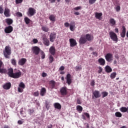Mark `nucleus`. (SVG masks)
I'll list each match as a JSON object with an SVG mask.
<instances>
[{
    "label": "nucleus",
    "mask_w": 128,
    "mask_h": 128,
    "mask_svg": "<svg viewBox=\"0 0 128 128\" xmlns=\"http://www.w3.org/2000/svg\"><path fill=\"white\" fill-rule=\"evenodd\" d=\"M45 104L46 108L48 110V109L50 108V103H48V101H46Z\"/></svg>",
    "instance_id": "45"
},
{
    "label": "nucleus",
    "mask_w": 128,
    "mask_h": 128,
    "mask_svg": "<svg viewBox=\"0 0 128 128\" xmlns=\"http://www.w3.org/2000/svg\"><path fill=\"white\" fill-rule=\"evenodd\" d=\"M40 54L42 56V60H44L46 58V54H44V52L43 51H42L40 52Z\"/></svg>",
    "instance_id": "44"
},
{
    "label": "nucleus",
    "mask_w": 128,
    "mask_h": 128,
    "mask_svg": "<svg viewBox=\"0 0 128 128\" xmlns=\"http://www.w3.org/2000/svg\"><path fill=\"white\" fill-rule=\"evenodd\" d=\"M50 40L51 42H54V40H56V32H52L50 34Z\"/></svg>",
    "instance_id": "13"
},
{
    "label": "nucleus",
    "mask_w": 128,
    "mask_h": 128,
    "mask_svg": "<svg viewBox=\"0 0 128 128\" xmlns=\"http://www.w3.org/2000/svg\"><path fill=\"white\" fill-rule=\"evenodd\" d=\"M85 38L86 40H88V42H90V40H94V36L90 34H86L85 36Z\"/></svg>",
    "instance_id": "26"
},
{
    "label": "nucleus",
    "mask_w": 128,
    "mask_h": 128,
    "mask_svg": "<svg viewBox=\"0 0 128 128\" xmlns=\"http://www.w3.org/2000/svg\"><path fill=\"white\" fill-rule=\"evenodd\" d=\"M99 70H98V74H102V67L100 66L98 68Z\"/></svg>",
    "instance_id": "52"
},
{
    "label": "nucleus",
    "mask_w": 128,
    "mask_h": 128,
    "mask_svg": "<svg viewBox=\"0 0 128 128\" xmlns=\"http://www.w3.org/2000/svg\"><path fill=\"white\" fill-rule=\"evenodd\" d=\"M109 36L113 42H118V35H116L114 32L112 31L110 32H109Z\"/></svg>",
    "instance_id": "3"
},
{
    "label": "nucleus",
    "mask_w": 128,
    "mask_h": 128,
    "mask_svg": "<svg viewBox=\"0 0 128 128\" xmlns=\"http://www.w3.org/2000/svg\"><path fill=\"white\" fill-rule=\"evenodd\" d=\"M82 10V6H78L76 8H74V10Z\"/></svg>",
    "instance_id": "46"
},
{
    "label": "nucleus",
    "mask_w": 128,
    "mask_h": 128,
    "mask_svg": "<svg viewBox=\"0 0 128 128\" xmlns=\"http://www.w3.org/2000/svg\"><path fill=\"white\" fill-rule=\"evenodd\" d=\"M48 128H52V124H50L49 126H48Z\"/></svg>",
    "instance_id": "64"
},
{
    "label": "nucleus",
    "mask_w": 128,
    "mask_h": 128,
    "mask_svg": "<svg viewBox=\"0 0 128 128\" xmlns=\"http://www.w3.org/2000/svg\"><path fill=\"white\" fill-rule=\"evenodd\" d=\"M102 16V12H96L95 13V18H97V20H100V17Z\"/></svg>",
    "instance_id": "31"
},
{
    "label": "nucleus",
    "mask_w": 128,
    "mask_h": 128,
    "mask_svg": "<svg viewBox=\"0 0 128 128\" xmlns=\"http://www.w3.org/2000/svg\"><path fill=\"white\" fill-rule=\"evenodd\" d=\"M69 42L70 43V48H74V46H76V44H78V43L76 42V40H74V38H70L69 40Z\"/></svg>",
    "instance_id": "11"
},
{
    "label": "nucleus",
    "mask_w": 128,
    "mask_h": 128,
    "mask_svg": "<svg viewBox=\"0 0 128 128\" xmlns=\"http://www.w3.org/2000/svg\"><path fill=\"white\" fill-rule=\"evenodd\" d=\"M46 89L44 88H42L41 89L40 92V94L42 96H44V94H46Z\"/></svg>",
    "instance_id": "30"
},
{
    "label": "nucleus",
    "mask_w": 128,
    "mask_h": 128,
    "mask_svg": "<svg viewBox=\"0 0 128 128\" xmlns=\"http://www.w3.org/2000/svg\"><path fill=\"white\" fill-rule=\"evenodd\" d=\"M43 44L46 46H50V40H48V38H46V37H44Z\"/></svg>",
    "instance_id": "23"
},
{
    "label": "nucleus",
    "mask_w": 128,
    "mask_h": 128,
    "mask_svg": "<svg viewBox=\"0 0 128 128\" xmlns=\"http://www.w3.org/2000/svg\"><path fill=\"white\" fill-rule=\"evenodd\" d=\"M96 2V0H89V4H94Z\"/></svg>",
    "instance_id": "48"
},
{
    "label": "nucleus",
    "mask_w": 128,
    "mask_h": 128,
    "mask_svg": "<svg viewBox=\"0 0 128 128\" xmlns=\"http://www.w3.org/2000/svg\"><path fill=\"white\" fill-rule=\"evenodd\" d=\"M110 22L112 26H114V24H116V20L112 18H110Z\"/></svg>",
    "instance_id": "42"
},
{
    "label": "nucleus",
    "mask_w": 128,
    "mask_h": 128,
    "mask_svg": "<svg viewBox=\"0 0 128 128\" xmlns=\"http://www.w3.org/2000/svg\"><path fill=\"white\" fill-rule=\"evenodd\" d=\"M18 122L19 124H22V121L20 120H18Z\"/></svg>",
    "instance_id": "63"
},
{
    "label": "nucleus",
    "mask_w": 128,
    "mask_h": 128,
    "mask_svg": "<svg viewBox=\"0 0 128 128\" xmlns=\"http://www.w3.org/2000/svg\"><path fill=\"white\" fill-rule=\"evenodd\" d=\"M14 73V69L12 68H8L6 74H8V76H10V78H12Z\"/></svg>",
    "instance_id": "17"
},
{
    "label": "nucleus",
    "mask_w": 128,
    "mask_h": 128,
    "mask_svg": "<svg viewBox=\"0 0 128 128\" xmlns=\"http://www.w3.org/2000/svg\"><path fill=\"white\" fill-rule=\"evenodd\" d=\"M65 78L68 84V86H70L72 82V75H70V74H68Z\"/></svg>",
    "instance_id": "10"
},
{
    "label": "nucleus",
    "mask_w": 128,
    "mask_h": 128,
    "mask_svg": "<svg viewBox=\"0 0 128 128\" xmlns=\"http://www.w3.org/2000/svg\"><path fill=\"white\" fill-rule=\"evenodd\" d=\"M2 88L4 90H10L12 88V84L10 82H6L2 86Z\"/></svg>",
    "instance_id": "15"
},
{
    "label": "nucleus",
    "mask_w": 128,
    "mask_h": 128,
    "mask_svg": "<svg viewBox=\"0 0 128 128\" xmlns=\"http://www.w3.org/2000/svg\"><path fill=\"white\" fill-rule=\"evenodd\" d=\"M84 114V116H86L88 118H90V114L88 113L85 112Z\"/></svg>",
    "instance_id": "54"
},
{
    "label": "nucleus",
    "mask_w": 128,
    "mask_h": 128,
    "mask_svg": "<svg viewBox=\"0 0 128 128\" xmlns=\"http://www.w3.org/2000/svg\"><path fill=\"white\" fill-rule=\"evenodd\" d=\"M82 65L76 66L75 67V70L76 72H78V70H82Z\"/></svg>",
    "instance_id": "40"
},
{
    "label": "nucleus",
    "mask_w": 128,
    "mask_h": 128,
    "mask_svg": "<svg viewBox=\"0 0 128 128\" xmlns=\"http://www.w3.org/2000/svg\"><path fill=\"white\" fill-rule=\"evenodd\" d=\"M28 114L30 116H32V114H33L34 113V108H31L30 109L28 110Z\"/></svg>",
    "instance_id": "33"
},
{
    "label": "nucleus",
    "mask_w": 128,
    "mask_h": 128,
    "mask_svg": "<svg viewBox=\"0 0 128 128\" xmlns=\"http://www.w3.org/2000/svg\"><path fill=\"white\" fill-rule=\"evenodd\" d=\"M16 16H18L19 18H20L22 16V12H17L16 13Z\"/></svg>",
    "instance_id": "47"
},
{
    "label": "nucleus",
    "mask_w": 128,
    "mask_h": 128,
    "mask_svg": "<svg viewBox=\"0 0 128 128\" xmlns=\"http://www.w3.org/2000/svg\"><path fill=\"white\" fill-rule=\"evenodd\" d=\"M64 25L66 28H68V26H70V24L68 22H65Z\"/></svg>",
    "instance_id": "53"
},
{
    "label": "nucleus",
    "mask_w": 128,
    "mask_h": 128,
    "mask_svg": "<svg viewBox=\"0 0 128 128\" xmlns=\"http://www.w3.org/2000/svg\"><path fill=\"white\" fill-rule=\"evenodd\" d=\"M26 58H22L20 59L18 62V64L19 66H24L26 64Z\"/></svg>",
    "instance_id": "16"
},
{
    "label": "nucleus",
    "mask_w": 128,
    "mask_h": 128,
    "mask_svg": "<svg viewBox=\"0 0 128 128\" xmlns=\"http://www.w3.org/2000/svg\"><path fill=\"white\" fill-rule=\"evenodd\" d=\"M76 104H82V102L80 101V99L77 100Z\"/></svg>",
    "instance_id": "57"
},
{
    "label": "nucleus",
    "mask_w": 128,
    "mask_h": 128,
    "mask_svg": "<svg viewBox=\"0 0 128 128\" xmlns=\"http://www.w3.org/2000/svg\"><path fill=\"white\" fill-rule=\"evenodd\" d=\"M2 66H4V63L0 60V74H6V69L2 68Z\"/></svg>",
    "instance_id": "12"
},
{
    "label": "nucleus",
    "mask_w": 128,
    "mask_h": 128,
    "mask_svg": "<svg viewBox=\"0 0 128 128\" xmlns=\"http://www.w3.org/2000/svg\"><path fill=\"white\" fill-rule=\"evenodd\" d=\"M40 48L36 46L32 48V52L33 54H34L36 56H38L40 54Z\"/></svg>",
    "instance_id": "8"
},
{
    "label": "nucleus",
    "mask_w": 128,
    "mask_h": 128,
    "mask_svg": "<svg viewBox=\"0 0 128 128\" xmlns=\"http://www.w3.org/2000/svg\"><path fill=\"white\" fill-rule=\"evenodd\" d=\"M115 116L116 118H122V114L120 112H117L115 113Z\"/></svg>",
    "instance_id": "41"
},
{
    "label": "nucleus",
    "mask_w": 128,
    "mask_h": 128,
    "mask_svg": "<svg viewBox=\"0 0 128 128\" xmlns=\"http://www.w3.org/2000/svg\"><path fill=\"white\" fill-rule=\"evenodd\" d=\"M42 29L43 30V32H48V30H50V29L46 26H42Z\"/></svg>",
    "instance_id": "34"
},
{
    "label": "nucleus",
    "mask_w": 128,
    "mask_h": 128,
    "mask_svg": "<svg viewBox=\"0 0 128 128\" xmlns=\"http://www.w3.org/2000/svg\"><path fill=\"white\" fill-rule=\"evenodd\" d=\"M38 39L34 38V39L33 40L34 44H38Z\"/></svg>",
    "instance_id": "59"
},
{
    "label": "nucleus",
    "mask_w": 128,
    "mask_h": 128,
    "mask_svg": "<svg viewBox=\"0 0 128 128\" xmlns=\"http://www.w3.org/2000/svg\"><path fill=\"white\" fill-rule=\"evenodd\" d=\"M49 52L52 56H54L56 54V48L54 46H51L49 49Z\"/></svg>",
    "instance_id": "24"
},
{
    "label": "nucleus",
    "mask_w": 128,
    "mask_h": 128,
    "mask_svg": "<svg viewBox=\"0 0 128 128\" xmlns=\"http://www.w3.org/2000/svg\"><path fill=\"white\" fill-rule=\"evenodd\" d=\"M98 62L100 66H104L106 64V60L103 58H100L98 60Z\"/></svg>",
    "instance_id": "25"
},
{
    "label": "nucleus",
    "mask_w": 128,
    "mask_h": 128,
    "mask_svg": "<svg viewBox=\"0 0 128 128\" xmlns=\"http://www.w3.org/2000/svg\"><path fill=\"white\" fill-rule=\"evenodd\" d=\"M93 95L96 98H100V91L94 90L92 92Z\"/></svg>",
    "instance_id": "20"
},
{
    "label": "nucleus",
    "mask_w": 128,
    "mask_h": 128,
    "mask_svg": "<svg viewBox=\"0 0 128 128\" xmlns=\"http://www.w3.org/2000/svg\"><path fill=\"white\" fill-rule=\"evenodd\" d=\"M92 54H94V56H98V52H92Z\"/></svg>",
    "instance_id": "61"
},
{
    "label": "nucleus",
    "mask_w": 128,
    "mask_h": 128,
    "mask_svg": "<svg viewBox=\"0 0 128 128\" xmlns=\"http://www.w3.org/2000/svg\"><path fill=\"white\" fill-rule=\"evenodd\" d=\"M74 14H76V16H80V12H74Z\"/></svg>",
    "instance_id": "62"
},
{
    "label": "nucleus",
    "mask_w": 128,
    "mask_h": 128,
    "mask_svg": "<svg viewBox=\"0 0 128 128\" xmlns=\"http://www.w3.org/2000/svg\"><path fill=\"white\" fill-rule=\"evenodd\" d=\"M54 106L56 110H62V105L58 102H56L54 104Z\"/></svg>",
    "instance_id": "29"
},
{
    "label": "nucleus",
    "mask_w": 128,
    "mask_h": 128,
    "mask_svg": "<svg viewBox=\"0 0 128 128\" xmlns=\"http://www.w3.org/2000/svg\"><path fill=\"white\" fill-rule=\"evenodd\" d=\"M22 76V72L20 70L15 68L14 70V72L13 76H12V78H20Z\"/></svg>",
    "instance_id": "2"
},
{
    "label": "nucleus",
    "mask_w": 128,
    "mask_h": 128,
    "mask_svg": "<svg viewBox=\"0 0 128 128\" xmlns=\"http://www.w3.org/2000/svg\"><path fill=\"white\" fill-rule=\"evenodd\" d=\"M6 22L8 24V26H10V24H12V23L14 22V20H12L8 18L5 20Z\"/></svg>",
    "instance_id": "27"
},
{
    "label": "nucleus",
    "mask_w": 128,
    "mask_h": 128,
    "mask_svg": "<svg viewBox=\"0 0 128 128\" xmlns=\"http://www.w3.org/2000/svg\"><path fill=\"white\" fill-rule=\"evenodd\" d=\"M3 54L6 58H10L12 54V48L9 46H6L4 50H3Z\"/></svg>",
    "instance_id": "1"
},
{
    "label": "nucleus",
    "mask_w": 128,
    "mask_h": 128,
    "mask_svg": "<svg viewBox=\"0 0 128 128\" xmlns=\"http://www.w3.org/2000/svg\"><path fill=\"white\" fill-rule=\"evenodd\" d=\"M112 58H113V56L110 53H108L105 56V58L106 60L108 62H112Z\"/></svg>",
    "instance_id": "9"
},
{
    "label": "nucleus",
    "mask_w": 128,
    "mask_h": 128,
    "mask_svg": "<svg viewBox=\"0 0 128 128\" xmlns=\"http://www.w3.org/2000/svg\"><path fill=\"white\" fill-rule=\"evenodd\" d=\"M10 9L6 8L4 12V14L6 18H10Z\"/></svg>",
    "instance_id": "22"
},
{
    "label": "nucleus",
    "mask_w": 128,
    "mask_h": 128,
    "mask_svg": "<svg viewBox=\"0 0 128 128\" xmlns=\"http://www.w3.org/2000/svg\"><path fill=\"white\" fill-rule=\"evenodd\" d=\"M74 28H76V22H71L70 25V28L72 32H74Z\"/></svg>",
    "instance_id": "21"
},
{
    "label": "nucleus",
    "mask_w": 128,
    "mask_h": 128,
    "mask_svg": "<svg viewBox=\"0 0 128 128\" xmlns=\"http://www.w3.org/2000/svg\"><path fill=\"white\" fill-rule=\"evenodd\" d=\"M54 60V58L52 56L50 55L49 56V64H52V62Z\"/></svg>",
    "instance_id": "37"
},
{
    "label": "nucleus",
    "mask_w": 128,
    "mask_h": 128,
    "mask_svg": "<svg viewBox=\"0 0 128 128\" xmlns=\"http://www.w3.org/2000/svg\"><path fill=\"white\" fill-rule=\"evenodd\" d=\"M51 90H54L56 88V82L54 80H52L49 82Z\"/></svg>",
    "instance_id": "18"
},
{
    "label": "nucleus",
    "mask_w": 128,
    "mask_h": 128,
    "mask_svg": "<svg viewBox=\"0 0 128 128\" xmlns=\"http://www.w3.org/2000/svg\"><path fill=\"white\" fill-rule=\"evenodd\" d=\"M96 84V82H94V80H92V82H91V86H94Z\"/></svg>",
    "instance_id": "58"
},
{
    "label": "nucleus",
    "mask_w": 128,
    "mask_h": 128,
    "mask_svg": "<svg viewBox=\"0 0 128 128\" xmlns=\"http://www.w3.org/2000/svg\"><path fill=\"white\" fill-rule=\"evenodd\" d=\"M24 20L26 24H28L30 22V19L28 17H25L24 18Z\"/></svg>",
    "instance_id": "35"
},
{
    "label": "nucleus",
    "mask_w": 128,
    "mask_h": 128,
    "mask_svg": "<svg viewBox=\"0 0 128 128\" xmlns=\"http://www.w3.org/2000/svg\"><path fill=\"white\" fill-rule=\"evenodd\" d=\"M46 76H48V74H46V72H42V76L43 78H46Z\"/></svg>",
    "instance_id": "60"
},
{
    "label": "nucleus",
    "mask_w": 128,
    "mask_h": 128,
    "mask_svg": "<svg viewBox=\"0 0 128 128\" xmlns=\"http://www.w3.org/2000/svg\"><path fill=\"white\" fill-rule=\"evenodd\" d=\"M61 96H66L68 94V88L66 86L62 87L60 89Z\"/></svg>",
    "instance_id": "7"
},
{
    "label": "nucleus",
    "mask_w": 128,
    "mask_h": 128,
    "mask_svg": "<svg viewBox=\"0 0 128 128\" xmlns=\"http://www.w3.org/2000/svg\"><path fill=\"white\" fill-rule=\"evenodd\" d=\"M14 30V28L12 26H9L6 27L4 29V32L6 34H10Z\"/></svg>",
    "instance_id": "14"
},
{
    "label": "nucleus",
    "mask_w": 128,
    "mask_h": 128,
    "mask_svg": "<svg viewBox=\"0 0 128 128\" xmlns=\"http://www.w3.org/2000/svg\"><path fill=\"white\" fill-rule=\"evenodd\" d=\"M102 98H106V96H108V92H102Z\"/></svg>",
    "instance_id": "39"
},
{
    "label": "nucleus",
    "mask_w": 128,
    "mask_h": 128,
    "mask_svg": "<svg viewBox=\"0 0 128 128\" xmlns=\"http://www.w3.org/2000/svg\"><path fill=\"white\" fill-rule=\"evenodd\" d=\"M56 16L54 14H51L50 15V16H49V20L51 21V22H56Z\"/></svg>",
    "instance_id": "32"
},
{
    "label": "nucleus",
    "mask_w": 128,
    "mask_h": 128,
    "mask_svg": "<svg viewBox=\"0 0 128 128\" xmlns=\"http://www.w3.org/2000/svg\"><path fill=\"white\" fill-rule=\"evenodd\" d=\"M39 95L40 93L38 92V91L35 92L34 93V96H38Z\"/></svg>",
    "instance_id": "49"
},
{
    "label": "nucleus",
    "mask_w": 128,
    "mask_h": 128,
    "mask_svg": "<svg viewBox=\"0 0 128 128\" xmlns=\"http://www.w3.org/2000/svg\"><path fill=\"white\" fill-rule=\"evenodd\" d=\"M24 0H16V4H22Z\"/></svg>",
    "instance_id": "51"
},
{
    "label": "nucleus",
    "mask_w": 128,
    "mask_h": 128,
    "mask_svg": "<svg viewBox=\"0 0 128 128\" xmlns=\"http://www.w3.org/2000/svg\"><path fill=\"white\" fill-rule=\"evenodd\" d=\"M59 70H64V66H61L60 68H59Z\"/></svg>",
    "instance_id": "56"
},
{
    "label": "nucleus",
    "mask_w": 128,
    "mask_h": 128,
    "mask_svg": "<svg viewBox=\"0 0 128 128\" xmlns=\"http://www.w3.org/2000/svg\"><path fill=\"white\" fill-rule=\"evenodd\" d=\"M76 110L78 112H82V107L80 105H78L76 106Z\"/></svg>",
    "instance_id": "36"
},
{
    "label": "nucleus",
    "mask_w": 128,
    "mask_h": 128,
    "mask_svg": "<svg viewBox=\"0 0 128 128\" xmlns=\"http://www.w3.org/2000/svg\"><path fill=\"white\" fill-rule=\"evenodd\" d=\"M122 32L120 33L121 38H125L126 37V28L124 26H122Z\"/></svg>",
    "instance_id": "19"
},
{
    "label": "nucleus",
    "mask_w": 128,
    "mask_h": 128,
    "mask_svg": "<svg viewBox=\"0 0 128 128\" xmlns=\"http://www.w3.org/2000/svg\"><path fill=\"white\" fill-rule=\"evenodd\" d=\"M86 42L88 41L86 40V36L82 35L79 40V44H86Z\"/></svg>",
    "instance_id": "6"
},
{
    "label": "nucleus",
    "mask_w": 128,
    "mask_h": 128,
    "mask_svg": "<svg viewBox=\"0 0 128 128\" xmlns=\"http://www.w3.org/2000/svg\"><path fill=\"white\" fill-rule=\"evenodd\" d=\"M0 14H4V8L2 6H0Z\"/></svg>",
    "instance_id": "55"
},
{
    "label": "nucleus",
    "mask_w": 128,
    "mask_h": 128,
    "mask_svg": "<svg viewBox=\"0 0 128 128\" xmlns=\"http://www.w3.org/2000/svg\"><path fill=\"white\" fill-rule=\"evenodd\" d=\"M115 8L116 10V11L118 12H120V6H116Z\"/></svg>",
    "instance_id": "50"
},
{
    "label": "nucleus",
    "mask_w": 128,
    "mask_h": 128,
    "mask_svg": "<svg viewBox=\"0 0 128 128\" xmlns=\"http://www.w3.org/2000/svg\"><path fill=\"white\" fill-rule=\"evenodd\" d=\"M18 86L19 87H18V92H23L24 90L26 88V85L24 84L22 82H21L19 84Z\"/></svg>",
    "instance_id": "5"
},
{
    "label": "nucleus",
    "mask_w": 128,
    "mask_h": 128,
    "mask_svg": "<svg viewBox=\"0 0 128 128\" xmlns=\"http://www.w3.org/2000/svg\"><path fill=\"white\" fill-rule=\"evenodd\" d=\"M36 14V10L34 9V8H30L28 9V11L27 12V14L28 16H34Z\"/></svg>",
    "instance_id": "4"
},
{
    "label": "nucleus",
    "mask_w": 128,
    "mask_h": 128,
    "mask_svg": "<svg viewBox=\"0 0 128 128\" xmlns=\"http://www.w3.org/2000/svg\"><path fill=\"white\" fill-rule=\"evenodd\" d=\"M116 76V72H113L110 75V78H112V80H114Z\"/></svg>",
    "instance_id": "38"
},
{
    "label": "nucleus",
    "mask_w": 128,
    "mask_h": 128,
    "mask_svg": "<svg viewBox=\"0 0 128 128\" xmlns=\"http://www.w3.org/2000/svg\"><path fill=\"white\" fill-rule=\"evenodd\" d=\"M105 71L108 74H110V72H112V68L108 66H106L105 67Z\"/></svg>",
    "instance_id": "28"
},
{
    "label": "nucleus",
    "mask_w": 128,
    "mask_h": 128,
    "mask_svg": "<svg viewBox=\"0 0 128 128\" xmlns=\"http://www.w3.org/2000/svg\"><path fill=\"white\" fill-rule=\"evenodd\" d=\"M11 64L13 65V66H16V59L14 58H12L11 60Z\"/></svg>",
    "instance_id": "43"
}]
</instances>
